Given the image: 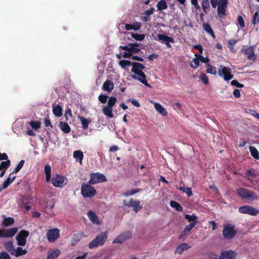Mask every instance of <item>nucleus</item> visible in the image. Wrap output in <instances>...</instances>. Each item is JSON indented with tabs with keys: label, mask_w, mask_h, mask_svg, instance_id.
<instances>
[{
	"label": "nucleus",
	"mask_w": 259,
	"mask_h": 259,
	"mask_svg": "<svg viewBox=\"0 0 259 259\" xmlns=\"http://www.w3.org/2000/svg\"><path fill=\"white\" fill-rule=\"evenodd\" d=\"M237 233V231L235 229V226L230 224L225 225L223 229V236L226 239H231L233 238Z\"/></svg>",
	"instance_id": "423d86ee"
},
{
	"label": "nucleus",
	"mask_w": 259,
	"mask_h": 259,
	"mask_svg": "<svg viewBox=\"0 0 259 259\" xmlns=\"http://www.w3.org/2000/svg\"><path fill=\"white\" fill-rule=\"evenodd\" d=\"M157 7L158 11H162L167 9V5L164 0H161L158 2Z\"/></svg>",
	"instance_id": "4c0bfd02"
},
{
	"label": "nucleus",
	"mask_w": 259,
	"mask_h": 259,
	"mask_svg": "<svg viewBox=\"0 0 259 259\" xmlns=\"http://www.w3.org/2000/svg\"><path fill=\"white\" fill-rule=\"evenodd\" d=\"M51 167L49 164H47L45 166V174L46 175V181L48 183L51 181Z\"/></svg>",
	"instance_id": "cd10ccee"
},
{
	"label": "nucleus",
	"mask_w": 259,
	"mask_h": 259,
	"mask_svg": "<svg viewBox=\"0 0 259 259\" xmlns=\"http://www.w3.org/2000/svg\"><path fill=\"white\" fill-rule=\"evenodd\" d=\"M244 54L247 55V58L250 60L254 61L256 59L253 46L247 47L244 51Z\"/></svg>",
	"instance_id": "a211bd4d"
},
{
	"label": "nucleus",
	"mask_w": 259,
	"mask_h": 259,
	"mask_svg": "<svg viewBox=\"0 0 259 259\" xmlns=\"http://www.w3.org/2000/svg\"><path fill=\"white\" fill-rule=\"evenodd\" d=\"M13 172L11 173L8 178L4 182L2 185H0V192L6 189L15 180L16 176H13Z\"/></svg>",
	"instance_id": "aec40b11"
},
{
	"label": "nucleus",
	"mask_w": 259,
	"mask_h": 259,
	"mask_svg": "<svg viewBox=\"0 0 259 259\" xmlns=\"http://www.w3.org/2000/svg\"><path fill=\"white\" fill-rule=\"evenodd\" d=\"M117 99L115 97L111 96L109 98L107 105L104 106L102 109L103 114L109 118H113V107L115 105Z\"/></svg>",
	"instance_id": "20e7f679"
},
{
	"label": "nucleus",
	"mask_w": 259,
	"mask_h": 259,
	"mask_svg": "<svg viewBox=\"0 0 259 259\" xmlns=\"http://www.w3.org/2000/svg\"><path fill=\"white\" fill-rule=\"evenodd\" d=\"M154 107L156 110L162 115L166 116L167 114V112L163 107L159 103H155L154 104Z\"/></svg>",
	"instance_id": "c756f323"
},
{
	"label": "nucleus",
	"mask_w": 259,
	"mask_h": 259,
	"mask_svg": "<svg viewBox=\"0 0 259 259\" xmlns=\"http://www.w3.org/2000/svg\"><path fill=\"white\" fill-rule=\"evenodd\" d=\"M231 83L232 85L236 86L239 88H242L244 87V85L243 84L240 83L239 82H238L237 80H233L231 81Z\"/></svg>",
	"instance_id": "13d9d810"
},
{
	"label": "nucleus",
	"mask_w": 259,
	"mask_h": 259,
	"mask_svg": "<svg viewBox=\"0 0 259 259\" xmlns=\"http://www.w3.org/2000/svg\"><path fill=\"white\" fill-rule=\"evenodd\" d=\"M66 178L59 174L53 175L52 180H51V183L53 185L56 187L62 188L64 186V184Z\"/></svg>",
	"instance_id": "9d476101"
},
{
	"label": "nucleus",
	"mask_w": 259,
	"mask_h": 259,
	"mask_svg": "<svg viewBox=\"0 0 259 259\" xmlns=\"http://www.w3.org/2000/svg\"><path fill=\"white\" fill-rule=\"evenodd\" d=\"M132 65L133 66L131 70L132 72L138 75V76L133 75L132 78L138 80L145 85L150 87V85L146 80V76L142 71L146 68V67L142 63L135 62H132Z\"/></svg>",
	"instance_id": "f257e3e1"
},
{
	"label": "nucleus",
	"mask_w": 259,
	"mask_h": 259,
	"mask_svg": "<svg viewBox=\"0 0 259 259\" xmlns=\"http://www.w3.org/2000/svg\"><path fill=\"white\" fill-rule=\"evenodd\" d=\"M185 218L189 222H196L197 220V217L194 214H193L192 215L190 214H185Z\"/></svg>",
	"instance_id": "de8ad7c7"
},
{
	"label": "nucleus",
	"mask_w": 259,
	"mask_h": 259,
	"mask_svg": "<svg viewBox=\"0 0 259 259\" xmlns=\"http://www.w3.org/2000/svg\"><path fill=\"white\" fill-rule=\"evenodd\" d=\"M17 231V228H12L7 230H0V238L11 237L15 235Z\"/></svg>",
	"instance_id": "f3484780"
},
{
	"label": "nucleus",
	"mask_w": 259,
	"mask_h": 259,
	"mask_svg": "<svg viewBox=\"0 0 259 259\" xmlns=\"http://www.w3.org/2000/svg\"><path fill=\"white\" fill-rule=\"evenodd\" d=\"M108 232L107 231L101 232L89 244L90 249L97 248L103 246L108 238Z\"/></svg>",
	"instance_id": "f03ea898"
},
{
	"label": "nucleus",
	"mask_w": 259,
	"mask_h": 259,
	"mask_svg": "<svg viewBox=\"0 0 259 259\" xmlns=\"http://www.w3.org/2000/svg\"><path fill=\"white\" fill-rule=\"evenodd\" d=\"M25 163L24 160H21L19 164L16 166V167L15 168V169L13 171V174H16L23 167L24 164Z\"/></svg>",
	"instance_id": "a18cd8bd"
},
{
	"label": "nucleus",
	"mask_w": 259,
	"mask_h": 259,
	"mask_svg": "<svg viewBox=\"0 0 259 259\" xmlns=\"http://www.w3.org/2000/svg\"><path fill=\"white\" fill-rule=\"evenodd\" d=\"M228 0H220L217 8V13L219 17L223 18L227 15L226 10Z\"/></svg>",
	"instance_id": "f8f14e48"
},
{
	"label": "nucleus",
	"mask_w": 259,
	"mask_h": 259,
	"mask_svg": "<svg viewBox=\"0 0 259 259\" xmlns=\"http://www.w3.org/2000/svg\"><path fill=\"white\" fill-rule=\"evenodd\" d=\"M132 62L128 60H121L119 62V64L122 68H125L126 66H130L132 65Z\"/></svg>",
	"instance_id": "09e8293b"
},
{
	"label": "nucleus",
	"mask_w": 259,
	"mask_h": 259,
	"mask_svg": "<svg viewBox=\"0 0 259 259\" xmlns=\"http://www.w3.org/2000/svg\"><path fill=\"white\" fill-rule=\"evenodd\" d=\"M202 7L205 13H207L209 10V2L208 0H203L202 3Z\"/></svg>",
	"instance_id": "79ce46f5"
},
{
	"label": "nucleus",
	"mask_w": 259,
	"mask_h": 259,
	"mask_svg": "<svg viewBox=\"0 0 259 259\" xmlns=\"http://www.w3.org/2000/svg\"><path fill=\"white\" fill-rule=\"evenodd\" d=\"M77 118L80 121L82 124L83 130H87L89 127V124L91 122L92 120L91 118H85L84 117L78 116Z\"/></svg>",
	"instance_id": "5701e85b"
},
{
	"label": "nucleus",
	"mask_w": 259,
	"mask_h": 259,
	"mask_svg": "<svg viewBox=\"0 0 259 259\" xmlns=\"http://www.w3.org/2000/svg\"><path fill=\"white\" fill-rule=\"evenodd\" d=\"M184 193H185L188 197H190L192 195V191L191 188L187 187L184 191Z\"/></svg>",
	"instance_id": "e2e57ef3"
},
{
	"label": "nucleus",
	"mask_w": 259,
	"mask_h": 259,
	"mask_svg": "<svg viewBox=\"0 0 259 259\" xmlns=\"http://www.w3.org/2000/svg\"><path fill=\"white\" fill-rule=\"evenodd\" d=\"M88 216L89 219L94 224L100 225L99 220L97 214L92 210H89L88 212Z\"/></svg>",
	"instance_id": "b1692460"
},
{
	"label": "nucleus",
	"mask_w": 259,
	"mask_h": 259,
	"mask_svg": "<svg viewBox=\"0 0 259 259\" xmlns=\"http://www.w3.org/2000/svg\"><path fill=\"white\" fill-rule=\"evenodd\" d=\"M238 211L241 213L247 214L251 215H256L259 213V210L250 205H243L238 208Z\"/></svg>",
	"instance_id": "1a4fd4ad"
},
{
	"label": "nucleus",
	"mask_w": 259,
	"mask_h": 259,
	"mask_svg": "<svg viewBox=\"0 0 259 259\" xmlns=\"http://www.w3.org/2000/svg\"><path fill=\"white\" fill-rule=\"evenodd\" d=\"M129 101H130L133 105L137 107H139L140 106V103L135 99H129Z\"/></svg>",
	"instance_id": "338daca9"
},
{
	"label": "nucleus",
	"mask_w": 259,
	"mask_h": 259,
	"mask_svg": "<svg viewBox=\"0 0 259 259\" xmlns=\"http://www.w3.org/2000/svg\"><path fill=\"white\" fill-rule=\"evenodd\" d=\"M157 40L159 41H162L164 42L166 47L168 48H170L171 47L170 42L174 43V39L172 37L167 36L166 35L163 34H158L157 35Z\"/></svg>",
	"instance_id": "2eb2a0df"
},
{
	"label": "nucleus",
	"mask_w": 259,
	"mask_h": 259,
	"mask_svg": "<svg viewBox=\"0 0 259 259\" xmlns=\"http://www.w3.org/2000/svg\"><path fill=\"white\" fill-rule=\"evenodd\" d=\"M132 233L131 231L124 232L119 235L113 241V243H122L127 239L131 238Z\"/></svg>",
	"instance_id": "4468645a"
},
{
	"label": "nucleus",
	"mask_w": 259,
	"mask_h": 259,
	"mask_svg": "<svg viewBox=\"0 0 259 259\" xmlns=\"http://www.w3.org/2000/svg\"><path fill=\"white\" fill-rule=\"evenodd\" d=\"M189 248H190V246L187 243H183L179 245L176 248V252L181 254L184 251L187 250Z\"/></svg>",
	"instance_id": "bb28decb"
},
{
	"label": "nucleus",
	"mask_w": 259,
	"mask_h": 259,
	"mask_svg": "<svg viewBox=\"0 0 259 259\" xmlns=\"http://www.w3.org/2000/svg\"><path fill=\"white\" fill-rule=\"evenodd\" d=\"M27 253V251L26 249H23L21 247H17L16 249L15 248L13 255H15L16 257H18L20 256L25 255Z\"/></svg>",
	"instance_id": "72a5a7b5"
},
{
	"label": "nucleus",
	"mask_w": 259,
	"mask_h": 259,
	"mask_svg": "<svg viewBox=\"0 0 259 259\" xmlns=\"http://www.w3.org/2000/svg\"><path fill=\"white\" fill-rule=\"evenodd\" d=\"M53 114L57 117H60L62 115V108L59 105L55 106L53 108Z\"/></svg>",
	"instance_id": "f704fd0d"
},
{
	"label": "nucleus",
	"mask_w": 259,
	"mask_h": 259,
	"mask_svg": "<svg viewBox=\"0 0 259 259\" xmlns=\"http://www.w3.org/2000/svg\"><path fill=\"white\" fill-rule=\"evenodd\" d=\"M245 175L247 177H250L252 178L255 177L256 176V175L255 174L254 172L251 169H248L246 171Z\"/></svg>",
	"instance_id": "052dcab7"
},
{
	"label": "nucleus",
	"mask_w": 259,
	"mask_h": 259,
	"mask_svg": "<svg viewBox=\"0 0 259 259\" xmlns=\"http://www.w3.org/2000/svg\"><path fill=\"white\" fill-rule=\"evenodd\" d=\"M59 127L61 130L65 133L68 134L70 132L71 129L69 125L63 121L60 122Z\"/></svg>",
	"instance_id": "473e14b6"
},
{
	"label": "nucleus",
	"mask_w": 259,
	"mask_h": 259,
	"mask_svg": "<svg viewBox=\"0 0 259 259\" xmlns=\"http://www.w3.org/2000/svg\"><path fill=\"white\" fill-rule=\"evenodd\" d=\"M237 21L241 29L245 27V23L243 17L241 16H238L237 17Z\"/></svg>",
	"instance_id": "603ef678"
},
{
	"label": "nucleus",
	"mask_w": 259,
	"mask_h": 259,
	"mask_svg": "<svg viewBox=\"0 0 259 259\" xmlns=\"http://www.w3.org/2000/svg\"><path fill=\"white\" fill-rule=\"evenodd\" d=\"M5 249L8 251L11 255L14 254L15 248L13 245L12 241H8L4 244Z\"/></svg>",
	"instance_id": "a878e982"
},
{
	"label": "nucleus",
	"mask_w": 259,
	"mask_h": 259,
	"mask_svg": "<svg viewBox=\"0 0 259 259\" xmlns=\"http://www.w3.org/2000/svg\"><path fill=\"white\" fill-rule=\"evenodd\" d=\"M132 37L136 40L142 41L144 39L145 35L144 34H139L137 33H131Z\"/></svg>",
	"instance_id": "58836bf2"
},
{
	"label": "nucleus",
	"mask_w": 259,
	"mask_h": 259,
	"mask_svg": "<svg viewBox=\"0 0 259 259\" xmlns=\"http://www.w3.org/2000/svg\"><path fill=\"white\" fill-rule=\"evenodd\" d=\"M29 232L28 231L23 230L19 232L16 237L17 244L19 246H24L26 243V238L28 237Z\"/></svg>",
	"instance_id": "9b49d317"
},
{
	"label": "nucleus",
	"mask_w": 259,
	"mask_h": 259,
	"mask_svg": "<svg viewBox=\"0 0 259 259\" xmlns=\"http://www.w3.org/2000/svg\"><path fill=\"white\" fill-rule=\"evenodd\" d=\"M155 9L153 8H151L150 9L145 11L144 13V15L150 16L152 15L154 12Z\"/></svg>",
	"instance_id": "bf43d9fd"
},
{
	"label": "nucleus",
	"mask_w": 259,
	"mask_h": 259,
	"mask_svg": "<svg viewBox=\"0 0 259 259\" xmlns=\"http://www.w3.org/2000/svg\"><path fill=\"white\" fill-rule=\"evenodd\" d=\"M257 22H259V15L258 12H255L252 17V23L253 25H255Z\"/></svg>",
	"instance_id": "864d4df0"
},
{
	"label": "nucleus",
	"mask_w": 259,
	"mask_h": 259,
	"mask_svg": "<svg viewBox=\"0 0 259 259\" xmlns=\"http://www.w3.org/2000/svg\"><path fill=\"white\" fill-rule=\"evenodd\" d=\"M0 259H11V258L7 252L3 251L0 253Z\"/></svg>",
	"instance_id": "4d7b16f0"
},
{
	"label": "nucleus",
	"mask_w": 259,
	"mask_h": 259,
	"mask_svg": "<svg viewBox=\"0 0 259 259\" xmlns=\"http://www.w3.org/2000/svg\"><path fill=\"white\" fill-rule=\"evenodd\" d=\"M73 157L75 158L76 161L81 163L82 159L83 158V154L82 152L80 150L74 151L73 152Z\"/></svg>",
	"instance_id": "7c9ffc66"
},
{
	"label": "nucleus",
	"mask_w": 259,
	"mask_h": 259,
	"mask_svg": "<svg viewBox=\"0 0 259 259\" xmlns=\"http://www.w3.org/2000/svg\"><path fill=\"white\" fill-rule=\"evenodd\" d=\"M203 28L205 29V30L208 33H209L212 31L211 26L208 24H204Z\"/></svg>",
	"instance_id": "680f3d73"
},
{
	"label": "nucleus",
	"mask_w": 259,
	"mask_h": 259,
	"mask_svg": "<svg viewBox=\"0 0 259 259\" xmlns=\"http://www.w3.org/2000/svg\"><path fill=\"white\" fill-rule=\"evenodd\" d=\"M199 66V60L196 57L193 58L190 64V66L193 69H195Z\"/></svg>",
	"instance_id": "49530a36"
},
{
	"label": "nucleus",
	"mask_w": 259,
	"mask_h": 259,
	"mask_svg": "<svg viewBox=\"0 0 259 259\" xmlns=\"http://www.w3.org/2000/svg\"><path fill=\"white\" fill-rule=\"evenodd\" d=\"M29 124L32 128L35 130H38L40 127L41 123L38 121H31Z\"/></svg>",
	"instance_id": "c03bdc74"
},
{
	"label": "nucleus",
	"mask_w": 259,
	"mask_h": 259,
	"mask_svg": "<svg viewBox=\"0 0 259 259\" xmlns=\"http://www.w3.org/2000/svg\"><path fill=\"white\" fill-rule=\"evenodd\" d=\"M218 74L221 77H223L226 81L231 80L233 78V75L232 74V70L229 67L221 65L218 69Z\"/></svg>",
	"instance_id": "6e6552de"
},
{
	"label": "nucleus",
	"mask_w": 259,
	"mask_h": 259,
	"mask_svg": "<svg viewBox=\"0 0 259 259\" xmlns=\"http://www.w3.org/2000/svg\"><path fill=\"white\" fill-rule=\"evenodd\" d=\"M14 223V219L11 217L5 219L2 222V224L6 227L12 225Z\"/></svg>",
	"instance_id": "ea45409f"
},
{
	"label": "nucleus",
	"mask_w": 259,
	"mask_h": 259,
	"mask_svg": "<svg viewBox=\"0 0 259 259\" xmlns=\"http://www.w3.org/2000/svg\"><path fill=\"white\" fill-rule=\"evenodd\" d=\"M44 123L46 126H51V127H52L51 121L48 117L45 118Z\"/></svg>",
	"instance_id": "774afa93"
},
{
	"label": "nucleus",
	"mask_w": 259,
	"mask_h": 259,
	"mask_svg": "<svg viewBox=\"0 0 259 259\" xmlns=\"http://www.w3.org/2000/svg\"><path fill=\"white\" fill-rule=\"evenodd\" d=\"M60 237V230L57 228L50 229L47 233V237L49 242L54 243Z\"/></svg>",
	"instance_id": "ddd939ff"
},
{
	"label": "nucleus",
	"mask_w": 259,
	"mask_h": 259,
	"mask_svg": "<svg viewBox=\"0 0 259 259\" xmlns=\"http://www.w3.org/2000/svg\"><path fill=\"white\" fill-rule=\"evenodd\" d=\"M6 160L7 161L8 159V156L6 153H1L0 152V160Z\"/></svg>",
	"instance_id": "69168bd1"
},
{
	"label": "nucleus",
	"mask_w": 259,
	"mask_h": 259,
	"mask_svg": "<svg viewBox=\"0 0 259 259\" xmlns=\"http://www.w3.org/2000/svg\"><path fill=\"white\" fill-rule=\"evenodd\" d=\"M141 28V24L138 22H135L133 24H125V29L126 30H134L137 31L140 29Z\"/></svg>",
	"instance_id": "412c9836"
},
{
	"label": "nucleus",
	"mask_w": 259,
	"mask_h": 259,
	"mask_svg": "<svg viewBox=\"0 0 259 259\" xmlns=\"http://www.w3.org/2000/svg\"><path fill=\"white\" fill-rule=\"evenodd\" d=\"M170 205L171 207L175 208L178 211H182L183 210V207L181 206V205L175 201H170Z\"/></svg>",
	"instance_id": "e433bc0d"
},
{
	"label": "nucleus",
	"mask_w": 259,
	"mask_h": 259,
	"mask_svg": "<svg viewBox=\"0 0 259 259\" xmlns=\"http://www.w3.org/2000/svg\"><path fill=\"white\" fill-rule=\"evenodd\" d=\"M249 150L251 156L256 159H259V153L255 147L250 146H249Z\"/></svg>",
	"instance_id": "c9c22d12"
},
{
	"label": "nucleus",
	"mask_w": 259,
	"mask_h": 259,
	"mask_svg": "<svg viewBox=\"0 0 259 259\" xmlns=\"http://www.w3.org/2000/svg\"><path fill=\"white\" fill-rule=\"evenodd\" d=\"M11 165L10 160L2 161L0 164V170H7Z\"/></svg>",
	"instance_id": "a19ab883"
},
{
	"label": "nucleus",
	"mask_w": 259,
	"mask_h": 259,
	"mask_svg": "<svg viewBox=\"0 0 259 259\" xmlns=\"http://www.w3.org/2000/svg\"><path fill=\"white\" fill-rule=\"evenodd\" d=\"M108 97L106 95L101 94L98 97V99L99 101L103 103H106L107 102Z\"/></svg>",
	"instance_id": "6e6d98bb"
},
{
	"label": "nucleus",
	"mask_w": 259,
	"mask_h": 259,
	"mask_svg": "<svg viewBox=\"0 0 259 259\" xmlns=\"http://www.w3.org/2000/svg\"><path fill=\"white\" fill-rule=\"evenodd\" d=\"M199 78L205 84H207L209 83L208 78L205 73L201 74Z\"/></svg>",
	"instance_id": "3c124183"
},
{
	"label": "nucleus",
	"mask_w": 259,
	"mask_h": 259,
	"mask_svg": "<svg viewBox=\"0 0 259 259\" xmlns=\"http://www.w3.org/2000/svg\"><path fill=\"white\" fill-rule=\"evenodd\" d=\"M97 193L96 190L91 185L83 183L81 187V194L84 198H91Z\"/></svg>",
	"instance_id": "39448f33"
},
{
	"label": "nucleus",
	"mask_w": 259,
	"mask_h": 259,
	"mask_svg": "<svg viewBox=\"0 0 259 259\" xmlns=\"http://www.w3.org/2000/svg\"><path fill=\"white\" fill-rule=\"evenodd\" d=\"M191 4L194 6L196 9H199L200 7L198 4L197 0H191Z\"/></svg>",
	"instance_id": "0e129e2a"
},
{
	"label": "nucleus",
	"mask_w": 259,
	"mask_h": 259,
	"mask_svg": "<svg viewBox=\"0 0 259 259\" xmlns=\"http://www.w3.org/2000/svg\"><path fill=\"white\" fill-rule=\"evenodd\" d=\"M102 89L104 91L111 92L114 89V83L112 81L107 80L103 83Z\"/></svg>",
	"instance_id": "4be33fe9"
},
{
	"label": "nucleus",
	"mask_w": 259,
	"mask_h": 259,
	"mask_svg": "<svg viewBox=\"0 0 259 259\" xmlns=\"http://www.w3.org/2000/svg\"><path fill=\"white\" fill-rule=\"evenodd\" d=\"M206 68H207L206 70V73H210V74H213V75L216 74V73H217L216 68L214 67L211 66L210 64H207L206 65Z\"/></svg>",
	"instance_id": "37998d69"
},
{
	"label": "nucleus",
	"mask_w": 259,
	"mask_h": 259,
	"mask_svg": "<svg viewBox=\"0 0 259 259\" xmlns=\"http://www.w3.org/2000/svg\"><path fill=\"white\" fill-rule=\"evenodd\" d=\"M60 253L61 252L58 249H56L53 250H50L48 251L47 259H57Z\"/></svg>",
	"instance_id": "393cba45"
},
{
	"label": "nucleus",
	"mask_w": 259,
	"mask_h": 259,
	"mask_svg": "<svg viewBox=\"0 0 259 259\" xmlns=\"http://www.w3.org/2000/svg\"><path fill=\"white\" fill-rule=\"evenodd\" d=\"M236 253L232 250L222 251L220 258L221 259H236Z\"/></svg>",
	"instance_id": "6ab92c4d"
},
{
	"label": "nucleus",
	"mask_w": 259,
	"mask_h": 259,
	"mask_svg": "<svg viewBox=\"0 0 259 259\" xmlns=\"http://www.w3.org/2000/svg\"><path fill=\"white\" fill-rule=\"evenodd\" d=\"M129 52L131 53H138L140 51L139 48V45L138 43H129Z\"/></svg>",
	"instance_id": "c85d7f7f"
},
{
	"label": "nucleus",
	"mask_w": 259,
	"mask_h": 259,
	"mask_svg": "<svg viewBox=\"0 0 259 259\" xmlns=\"http://www.w3.org/2000/svg\"><path fill=\"white\" fill-rule=\"evenodd\" d=\"M195 56L199 60V61L203 63H207L209 61V59L208 57H204L203 56L197 54H195Z\"/></svg>",
	"instance_id": "8fccbe9b"
},
{
	"label": "nucleus",
	"mask_w": 259,
	"mask_h": 259,
	"mask_svg": "<svg viewBox=\"0 0 259 259\" xmlns=\"http://www.w3.org/2000/svg\"><path fill=\"white\" fill-rule=\"evenodd\" d=\"M237 194L240 197L249 200L258 199V196L254 192L250 191L244 188H240L237 190Z\"/></svg>",
	"instance_id": "7ed1b4c3"
},
{
	"label": "nucleus",
	"mask_w": 259,
	"mask_h": 259,
	"mask_svg": "<svg viewBox=\"0 0 259 259\" xmlns=\"http://www.w3.org/2000/svg\"><path fill=\"white\" fill-rule=\"evenodd\" d=\"M29 200L28 197L22 196L18 202V204L21 208H23L29 203Z\"/></svg>",
	"instance_id": "2f4dec72"
},
{
	"label": "nucleus",
	"mask_w": 259,
	"mask_h": 259,
	"mask_svg": "<svg viewBox=\"0 0 259 259\" xmlns=\"http://www.w3.org/2000/svg\"><path fill=\"white\" fill-rule=\"evenodd\" d=\"M197 221H196L190 223L189 225H186L184 229H185L186 231H187L189 233L195 227V226L197 224Z\"/></svg>",
	"instance_id": "5fc2aeb1"
},
{
	"label": "nucleus",
	"mask_w": 259,
	"mask_h": 259,
	"mask_svg": "<svg viewBox=\"0 0 259 259\" xmlns=\"http://www.w3.org/2000/svg\"><path fill=\"white\" fill-rule=\"evenodd\" d=\"M140 202L139 200H134L133 199H131L128 202L125 203L124 202V205L127 207H132L134 210L137 213L142 209V206L140 205Z\"/></svg>",
	"instance_id": "dca6fc26"
},
{
	"label": "nucleus",
	"mask_w": 259,
	"mask_h": 259,
	"mask_svg": "<svg viewBox=\"0 0 259 259\" xmlns=\"http://www.w3.org/2000/svg\"><path fill=\"white\" fill-rule=\"evenodd\" d=\"M90 177V180L89 181V184L90 185H95L107 181L106 176L99 172L91 173Z\"/></svg>",
	"instance_id": "0eeeda50"
}]
</instances>
